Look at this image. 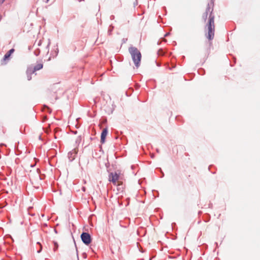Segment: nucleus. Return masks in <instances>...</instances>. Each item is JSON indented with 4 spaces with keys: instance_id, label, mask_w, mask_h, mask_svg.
<instances>
[{
    "instance_id": "f257e3e1",
    "label": "nucleus",
    "mask_w": 260,
    "mask_h": 260,
    "mask_svg": "<svg viewBox=\"0 0 260 260\" xmlns=\"http://www.w3.org/2000/svg\"><path fill=\"white\" fill-rule=\"evenodd\" d=\"M213 8H211L210 4H208L206 9L205 12H207L209 14V19L206 25V28H207L208 33L206 34L207 38L209 40H212L214 37L215 32V25H214V18L215 16L213 13Z\"/></svg>"
},
{
    "instance_id": "f03ea898",
    "label": "nucleus",
    "mask_w": 260,
    "mask_h": 260,
    "mask_svg": "<svg viewBox=\"0 0 260 260\" xmlns=\"http://www.w3.org/2000/svg\"><path fill=\"white\" fill-rule=\"evenodd\" d=\"M128 51L131 55L133 61L135 66L138 68L140 66L142 55L140 51L137 48L134 46H131L128 48Z\"/></svg>"
},
{
    "instance_id": "7ed1b4c3",
    "label": "nucleus",
    "mask_w": 260,
    "mask_h": 260,
    "mask_svg": "<svg viewBox=\"0 0 260 260\" xmlns=\"http://www.w3.org/2000/svg\"><path fill=\"white\" fill-rule=\"evenodd\" d=\"M80 237L82 242L86 245H89L92 241L91 235L87 232H82Z\"/></svg>"
},
{
    "instance_id": "20e7f679",
    "label": "nucleus",
    "mask_w": 260,
    "mask_h": 260,
    "mask_svg": "<svg viewBox=\"0 0 260 260\" xmlns=\"http://www.w3.org/2000/svg\"><path fill=\"white\" fill-rule=\"evenodd\" d=\"M119 178V174L116 172L114 173L111 172L109 174V181L112 182L114 184H116V181Z\"/></svg>"
},
{
    "instance_id": "39448f33",
    "label": "nucleus",
    "mask_w": 260,
    "mask_h": 260,
    "mask_svg": "<svg viewBox=\"0 0 260 260\" xmlns=\"http://www.w3.org/2000/svg\"><path fill=\"white\" fill-rule=\"evenodd\" d=\"M15 51V49L14 48H12L10 50H9L4 55L3 58V60H2V61H6V60H9L10 58V56L11 55H12V53H14V52Z\"/></svg>"
},
{
    "instance_id": "423d86ee",
    "label": "nucleus",
    "mask_w": 260,
    "mask_h": 260,
    "mask_svg": "<svg viewBox=\"0 0 260 260\" xmlns=\"http://www.w3.org/2000/svg\"><path fill=\"white\" fill-rule=\"evenodd\" d=\"M108 131L107 128H104L101 135V143L104 144L105 142L106 138L108 134Z\"/></svg>"
},
{
    "instance_id": "0eeeda50",
    "label": "nucleus",
    "mask_w": 260,
    "mask_h": 260,
    "mask_svg": "<svg viewBox=\"0 0 260 260\" xmlns=\"http://www.w3.org/2000/svg\"><path fill=\"white\" fill-rule=\"evenodd\" d=\"M32 70V67H28L27 69L26 75H27V78L28 81H29L31 79V75L35 73V72H31Z\"/></svg>"
},
{
    "instance_id": "6e6552de",
    "label": "nucleus",
    "mask_w": 260,
    "mask_h": 260,
    "mask_svg": "<svg viewBox=\"0 0 260 260\" xmlns=\"http://www.w3.org/2000/svg\"><path fill=\"white\" fill-rule=\"evenodd\" d=\"M43 67V64L42 63H39L35 65L34 67H32V70L31 72H35L37 71L40 70L42 69Z\"/></svg>"
},
{
    "instance_id": "1a4fd4ad",
    "label": "nucleus",
    "mask_w": 260,
    "mask_h": 260,
    "mask_svg": "<svg viewBox=\"0 0 260 260\" xmlns=\"http://www.w3.org/2000/svg\"><path fill=\"white\" fill-rule=\"evenodd\" d=\"M73 154H74V153L71 151L69 152L68 153V158L71 161L74 159V156H73Z\"/></svg>"
},
{
    "instance_id": "9d476101",
    "label": "nucleus",
    "mask_w": 260,
    "mask_h": 260,
    "mask_svg": "<svg viewBox=\"0 0 260 260\" xmlns=\"http://www.w3.org/2000/svg\"><path fill=\"white\" fill-rule=\"evenodd\" d=\"M113 29H114V26L112 25V24H111L109 26V28H108V34L109 35H110V36L111 35L112 32L113 31Z\"/></svg>"
},
{
    "instance_id": "9b49d317",
    "label": "nucleus",
    "mask_w": 260,
    "mask_h": 260,
    "mask_svg": "<svg viewBox=\"0 0 260 260\" xmlns=\"http://www.w3.org/2000/svg\"><path fill=\"white\" fill-rule=\"evenodd\" d=\"M53 245H54L53 251L54 252H55L56 250H57L59 245H58L57 242L56 241H53Z\"/></svg>"
},
{
    "instance_id": "f8f14e48",
    "label": "nucleus",
    "mask_w": 260,
    "mask_h": 260,
    "mask_svg": "<svg viewBox=\"0 0 260 260\" xmlns=\"http://www.w3.org/2000/svg\"><path fill=\"white\" fill-rule=\"evenodd\" d=\"M165 52L162 49H159L157 51V54L159 56H162L165 54Z\"/></svg>"
},
{
    "instance_id": "ddd939ff",
    "label": "nucleus",
    "mask_w": 260,
    "mask_h": 260,
    "mask_svg": "<svg viewBox=\"0 0 260 260\" xmlns=\"http://www.w3.org/2000/svg\"><path fill=\"white\" fill-rule=\"evenodd\" d=\"M208 14L207 12H204L202 15V19L204 21V22L206 21L207 19Z\"/></svg>"
},
{
    "instance_id": "4468645a",
    "label": "nucleus",
    "mask_w": 260,
    "mask_h": 260,
    "mask_svg": "<svg viewBox=\"0 0 260 260\" xmlns=\"http://www.w3.org/2000/svg\"><path fill=\"white\" fill-rule=\"evenodd\" d=\"M40 49L38 48L34 51V53L36 56H38L40 54Z\"/></svg>"
},
{
    "instance_id": "2eb2a0df",
    "label": "nucleus",
    "mask_w": 260,
    "mask_h": 260,
    "mask_svg": "<svg viewBox=\"0 0 260 260\" xmlns=\"http://www.w3.org/2000/svg\"><path fill=\"white\" fill-rule=\"evenodd\" d=\"M198 73L200 75H204L205 74V70L203 69H200L198 70Z\"/></svg>"
},
{
    "instance_id": "dca6fc26",
    "label": "nucleus",
    "mask_w": 260,
    "mask_h": 260,
    "mask_svg": "<svg viewBox=\"0 0 260 260\" xmlns=\"http://www.w3.org/2000/svg\"><path fill=\"white\" fill-rule=\"evenodd\" d=\"M81 140H82V137H81V136H79L76 139V143H80V142L81 141Z\"/></svg>"
},
{
    "instance_id": "f3484780",
    "label": "nucleus",
    "mask_w": 260,
    "mask_h": 260,
    "mask_svg": "<svg viewBox=\"0 0 260 260\" xmlns=\"http://www.w3.org/2000/svg\"><path fill=\"white\" fill-rule=\"evenodd\" d=\"M74 241L75 247H76V249L77 257L78 260H79V255H78V250H77V247L76 246L75 240H74Z\"/></svg>"
},
{
    "instance_id": "a211bd4d",
    "label": "nucleus",
    "mask_w": 260,
    "mask_h": 260,
    "mask_svg": "<svg viewBox=\"0 0 260 260\" xmlns=\"http://www.w3.org/2000/svg\"><path fill=\"white\" fill-rule=\"evenodd\" d=\"M45 108H47V111L49 113H51V110L47 106L45 105L44 106Z\"/></svg>"
},
{
    "instance_id": "6ab92c4d",
    "label": "nucleus",
    "mask_w": 260,
    "mask_h": 260,
    "mask_svg": "<svg viewBox=\"0 0 260 260\" xmlns=\"http://www.w3.org/2000/svg\"><path fill=\"white\" fill-rule=\"evenodd\" d=\"M56 47H57V48H56V50L55 51V56L57 55V54L58 53V51H59L58 48H57V45H56Z\"/></svg>"
},
{
    "instance_id": "aec40b11",
    "label": "nucleus",
    "mask_w": 260,
    "mask_h": 260,
    "mask_svg": "<svg viewBox=\"0 0 260 260\" xmlns=\"http://www.w3.org/2000/svg\"><path fill=\"white\" fill-rule=\"evenodd\" d=\"M208 218H206V219H205V222H208L209 221L210 219V216L209 215H208Z\"/></svg>"
},
{
    "instance_id": "412c9836",
    "label": "nucleus",
    "mask_w": 260,
    "mask_h": 260,
    "mask_svg": "<svg viewBox=\"0 0 260 260\" xmlns=\"http://www.w3.org/2000/svg\"><path fill=\"white\" fill-rule=\"evenodd\" d=\"M127 41V39L123 38V39L122 40V44L125 43L126 42V41Z\"/></svg>"
},
{
    "instance_id": "4be33fe9",
    "label": "nucleus",
    "mask_w": 260,
    "mask_h": 260,
    "mask_svg": "<svg viewBox=\"0 0 260 260\" xmlns=\"http://www.w3.org/2000/svg\"><path fill=\"white\" fill-rule=\"evenodd\" d=\"M42 245H41V246H40V249L38 250L37 252H38V253H40V252L42 251Z\"/></svg>"
},
{
    "instance_id": "5701e85b",
    "label": "nucleus",
    "mask_w": 260,
    "mask_h": 260,
    "mask_svg": "<svg viewBox=\"0 0 260 260\" xmlns=\"http://www.w3.org/2000/svg\"><path fill=\"white\" fill-rule=\"evenodd\" d=\"M208 207H209V208H212V207H213V204H212V203H210L209 204V205H208Z\"/></svg>"
},
{
    "instance_id": "b1692460",
    "label": "nucleus",
    "mask_w": 260,
    "mask_h": 260,
    "mask_svg": "<svg viewBox=\"0 0 260 260\" xmlns=\"http://www.w3.org/2000/svg\"><path fill=\"white\" fill-rule=\"evenodd\" d=\"M157 169H158L159 171H160L161 172H162L161 168H157ZM161 173H162V174H161L162 176H161V177H163L164 176V173H163V172H161Z\"/></svg>"
},
{
    "instance_id": "393cba45",
    "label": "nucleus",
    "mask_w": 260,
    "mask_h": 260,
    "mask_svg": "<svg viewBox=\"0 0 260 260\" xmlns=\"http://www.w3.org/2000/svg\"><path fill=\"white\" fill-rule=\"evenodd\" d=\"M115 17L114 15H111L110 17L111 20H113L114 19Z\"/></svg>"
},
{
    "instance_id": "a878e982",
    "label": "nucleus",
    "mask_w": 260,
    "mask_h": 260,
    "mask_svg": "<svg viewBox=\"0 0 260 260\" xmlns=\"http://www.w3.org/2000/svg\"><path fill=\"white\" fill-rule=\"evenodd\" d=\"M5 1V0H0V5L3 4Z\"/></svg>"
},
{
    "instance_id": "bb28decb",
    "label": "nucleus",
    "mask_w": 260,
    "mask_h": 260,
    "mask_svg": "<svg viewBox=\"0 0 260 260\" xmlns=\"http://www.w3.org/2000/svg\"><path fill=\"white\" fill-rule=\"evenodd\" d=\"M39 178H40V179L41 180H42L44 179V178L43 177L42 175H40L39 176Z\"/></svg>"
},
{
    "instance_id": "cd10ccee",
    "label": "nucleus",
    "mask_w": 260,
    "mask_h": 260,
    "mask_svg": "<svg viewBox=\"0 0 260 260\" xmlns=\"http://www.w3.org/2000/svg\"><path fill=\"white\" fill-rule=\"evenodd\" d=\"M170 35V33L169 32H167L165 34V37H167L168 36H169Z\"/></svg>"
},
{
    "instance_id": "c85d7f7f",
    "label": "nucleus",
    "mask_w": 260,
    "mask_h": 260,
    "mask_svg": "<svg viewBox=\"0 0 260 260\" xmlns=\"http://www.w3.org/2000/svg\"><path fill=\"white\" fill-rule=\"evenodd\" d=\"M73 133L75 135L77 134V131H73Z\"/></svg>"
},
{
    "instance_id": "c756f323",
    "label": "nucleus",
    "mask_w": 260,
    "mask_h": 260,
    "mask_svg": "<svg viewBox=\"0 0 260 260\" xmlns=\"http://www.w3.org/2000/svg\"><path fill=\"white\" fill-rule=\"evenodd\" d=\"M54 231L55 233H56V234L58 233L57 231V230L56 229H54Z\"/></svg>"
},
{
    "instance_id": "7c9ffc66",
    "label": "nucleus",
    "mask_w": 260,
    "mask_h": 260,
    "mask_svg": "<svg viewBox=\"0 0 260 260\" xmlns=\"http://www.w3.org/2000/svg\"><path fill=\"white\" fill-rule=\"evenodd\" d=\"M109 165V164L108 163V164H106V167L108 168V166Z\"/></svg>"
},
{
    "instance_id": "2f4dec72",
    "label": "nucleus",
    "mask_w": 260,
    "mask_h": 260,
    "mask_svg": "<svg viewBox=\"0 0 260 260\" xmlns=\"http://www.w3.org/2000/svg\"><path fill=\"white\" fill-rule=\"evenodd\" d=\"M37 172H38V173H40V169H37Z\"/></svg>"
},
{
    "instance_id": "473e14b6",
    "label": "nucleus",
    "mask_w": 260,
    "mask_h": 260,
    "mask_svg": "<svg viewBox=\"0 0 260 260\" xmlns=\"http://www.w3.org/2000/svg\"><path fill=\"white\" fill-rule=\"evenodd\" d=\"M41 41H39V43H38V45H39V46H40V45H41Z\"/></svg>"
},
{
    "instance_id": "72a5a7b5",
    "label": "nucleus",
    "mask_w": 260,
    "mask_h": 260,
    "mask_svg": "<svg viewBox=\"0 0 260 260\" xmlns=\"http://www.w3.org/2000/svg\"><path fill=\"white\" fill-rule=\"evenodd\" d=\"M156 151L157 153H159V150L158 149H156Z\"/></svg>"
},
{
    "instance_id": "f704fd0d",
    "label": "nucleus",
    "mask_w": 260,
    "mask_h": 260,
    "mask_svg": "<svg viewBox=\"0 0 260 260\" xmlns=\"http://www.w3.org/2000/svg\"><path fill=\"white\" fill-rule=\"evenodd\" d=\"M82 190H83L84 191H85V188L84 187H83L82 188Z\"/></svg>"
},
{
    "instance_id": "c9c22d12",
    "label": "nucleus",
    "mask_w": 260,
    "mask_h": 260,
    "mask_svg": "<svg viewBox=\"0 0 260 260\" xmlns=\"http://www.w3.org/2000/svg\"><path fill=\"white\" fill-rule=\"evenodd\" d=\"M37 244L40 245V246L41 245V244L40 242H38L37 243Z\"/></svg>"
},
{
    "instance_id": "e433bc0d",
    "label": "nucleus",
    "mask_w": 260,
    "mask_h": 260,
    "mask_svg": "<svg viewBox=\"0 0 260 260\" xmlns=\"http://www.w3.org/2000/svg\"><path fill=\"white\" fill-rule=\"evenodd\" d=\"M211 3L213 4V5H214L213 0H211Z\"/></svg>"
},
{
    "instance_id": "4c0bfd02",
    "label": "nucleus",
    "mask_w": 260,
    "mask_h": 260,
    "mask_svg": "<svg viewBox=\"0 0 260 260\" xmlns=\"http://www.w3.org/2000/svg\"><path fill=\"white\" fill-rule=\"evenodd\" d=\"M35 165H31V167H35Z\"/></svg>"
},
{
    "instance_id": "58836bf2",
    "label": "nucleus",
    "mask_w": 260,
    "mask_h": 260,
    "mask_svg": "<svg viewBox=\"0 0 260 260\" xmlns=\"http://www.w3.org/2000/svg\"><path fill=\"white\" fill-rule=\"evenodd\" d=\"M50 45V42L48 43V45H47V48L49 47V46Z\"/></svg>"
},
{
    "instance_id": "ea45409f",
    "label": "nucleus",
    "mask_w": 260,
    "mask_h": 260,
    "mask_svg": "<svg viewBox=\"0 0 260 260\" xmlns=\"http://www.w3.org/2000/svg\"><path fill=\"white\" fill-rule=\"evenodd\" d=\"M28 49H29V50H30V49H31L30 46H29V47H28Z\"/></svg>"
},
{
    "instance_id": "a19ab883",
    "label": "nucleus",
    "mask_w": 260,
    "mask_h": 260,
    "mask_svg": "<svg viewBox=\"0 0 260 260\" xmlns=\"http://www.w3.org/2000/svg\"><path fill=\"white\" fill-rule=\"evenodd\" d=\"M49 0H46V3H48Z\"/></svg>"
},
{
    "instance_id": "79ce46f5",
    "label": "nucleus",
    "mask_w": 260,
    "mask_h": 260,
    "mask_svg": "<svg viewBox=\"0 0 260 260\" xmlns=\"http://www.w3.org/2000/svg\"><path fill=\"white\" fill-rule=\"evenodd\" d=\"M211 166H209V170L210 169Z\"/></svg>"
},
{
    "instance_id": "37998d69",
    "label": "nucleus",
    "mask_w": 260,
    "mask_h": 260,
    "mask_svg": "<svg viewBox=\"0 0 260 260\" xmlns=\"http://www.w3.org/2000/svg\"><path fill=\"white\" fill-rule=\"evenodd\" d=\"M149 260H151V258H149Z\"/></svg>"
},
{
    "instance_id": "c03bdc74",
    "label": "nucleus",
    "mask_w": 260,
    "mask_h": 260,
    "mask_svg": "<svg viewBox=\"0 0 260 260\" xmlns=\"http://www.w3.org/2000/svg\"><path fill=\"white\" fill-rule=\"evenodd\" d=\"M1 260H5L4 259H2Z\"/></svg>"
},
{
    "instance_id": "a18cd8bd",
    "label": "nucleus",
    "mask_w": 260,
    "mask_h": 260,
    "mask_svg": "<svg viewBox=\"0 0 260 260\" xmlns=\"http://www.w3.org/2000/svg\"><path fill=\"white\" fill-rule=\"evenodd\" d=\"M17 260H20V259H17Z\"/></svg>"
}]
</instances>
